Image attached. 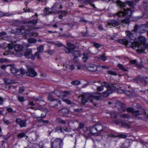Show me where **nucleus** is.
Wrapping results in <instances>:
<instances>
[{"instance_id":"nucleus-41","label":"nucleus","mask_w":148,"mask_h":148,"mask_svg":"<svg viewBox=\"0 0 148 148\" xmlns=\"http://www.w3.org/2000/svg\"><path fill=\"white\" fill-rule=\"evenodd\" d=\"M80 82L77 81H75L71 82V83L73 85L75 86L77 85L80 84Z\"/></svg>"},{"instance_id":"nucleus-10","label":"nucleus","mask_w":148,"mask_h":148,"mask_svg":"<svg viewBox=\"0 0 148 148\" xmlns=\"http://www.w3.org/2000/svg\"><path fill=\"white\" fill-rule=\"evenodd\" d=\"M116 107H119L118 109L120 112H122L126 110V108L125 105L120 101H117L116 103Z\"/></svg>"},{"instance_id":"nucleus-22","label":"nucleus","mask_w":148,"mask_h":148,"mask_svg":"<svg viewBox=\"0 0 148 148\" xmlns=\"http://www.w3.org/2000/svg\"><path fill=\"white\" fill-rule=\"evenodd\" d=\"M94 125L96 127V130L98 132L103 130V127L101 124H97Z\"/></svg>"},{"instance_id":"nucleus-52","label":"nucleus","mask_w":148,"mask_h":148,"mask_svg":"<svg viewBox=\"0 0 148 148\" xmlns=\"http://www.w3.org/2000/svg\"><path fill=\"white\" fill-rule=\"evenodd\" d=\"M56 131L58 132H59V131H60V132H62V127H57L56 128Z\"/></svg>"},{"instance_id":"nucleus-43","label":"nucleus","mask_w":148,"mask_h":148,"mask_svg":"<svg viewBox=\"0 0 148 148\" xmlns=\"http://www.w3.org/2000/svg\"><path fill=\"white\" fill-rule=\"evenodd\" d=\"M104 82L103 83V86H100L98 87L97 88V90L98 91H101L103 90V86H104Z\"/></svg>"},{"instance_id":"nucleus-50","label":"nucleus","mask_w":148,"mask_h":148,"mask_svg":"<svg viewBox=\"0 0 148 148\" xmlns=\"http://www.w3.org/2000/svg\"><path fill=\"white\" fill-rule=\"evenodd\" d=\"M8 61V60L6 58H0V62L1 63H4L7 62Z\"/></svg>"},{"instance_id":"nucleus-12","label":"nucleus","mask_w":148,"mask_h":148,"mask_svg":"<svg viewBox=\"0 0 148 148\" xmlns=\"http://www.w3.org/2000/svg\"><path fill=\"white\" fill-rule=\"evenodd\" d=\"M104 86L106 87H108L110 88V90H111L112 91V92L115 90L119 89L118 86L117 84H113L112 86H110L106 82H104Z\"/></svg>"},{"instance_id":"nucleus-55","label":"nucleus","mask_w":148,"mask_h":148,"mask_svg":"<svg viewBox=\"0 0 148 148\" xmlns=\"http://www.w3.org/2000/svg\"><path fill=\"white\" fill-rule=\"evenodd\" d=\"M93 44L94 46L97 48H99L101 46V45L99 44L96 42H93Z\"/></svg>"},{"instance_id":"nucleus-32","label":"nucleus","mask_w":148,"mask_h":148,"mask_svg":"<svg viewBox=\"0 0 148 148\" xmlns=\"http://www.w3.org/2000/svg\"><path fill=\"white\" fill-rule=\"evenodd\" d=\"M37 49L38 51L37 52L39 53L42 52L44 50V46L43 45L37 47Z\"/></svg>"},{"instance_id":"nucleus-30","label":"nucleus","mask_w":148,"mask_h":148,"mask_svg":"<svg viewBox=\"0 0 148 148\" xmlns=\"http://www.w3.org/2000/svg\"><path fill=\"white\" fill-rule=\"evenodd\" d=\"M139 77L140 76H138L134 78L132 80L133 82L136 83L140 84L139 83Z\"/></svg>"},{"instance_id":"nucleus-26","label":"nucleus","mask_w":148,"mask_h":148,"mask_svg":"<svg viewBox=\"0 0 148 148\" xmlns=\"http://www.w3.org/2000/svg\"><path fill=\"white\" fill-rule=\"evenodd\" d=\"M3 80L4 82V83L7 84L14 83V81L13 80H11L7 78L4 79H3Z\"/></svg>"},{"instance_id":"nucleus-54","label":"nucleus","mask_w":148,"mask_h":148,"mask_svg":"<svg viewBox=\"0 0 148 148\" xmlns=\"http://www.w3.org/2000/svg\"><path fill=\"white\" fill-rule=\"evenodd\" d=\"M34 56L37 57L38 59H40V55L39 53L38 52H36L34 54Z\"/></svg>"},{"instance_id":"nucleus-28","label":"nucleus","mask_w":148,"mask_h":148,"mask_svg":"<svg viewBox=\"0 0 148 148\" xmlns=\"http://www.w3.org/2000/svg\"><path fill=\"white\" fill-rule=\"evenodd\" d=\"M90 132V133L92 134H94L98 132L97 130H96V128L95 125H94L91 128Z\"/></svg>"},{"instance_id":"nucleus-57","label":"nucleus","mask_w":148,"mask_h":148,"mask_svg":"<svg viewBox=\"0 0 148 148\" xmlns=\"http://www.w3.org/2000/svg\"><path fill=\"white\" fill-rule=\"evenodd\" d=\"M3 121L6 124H10V122L8 120H7L5 118H3Z\"/></svg>"},{"instance_id":"nucleus-44","label":"nucleus","mask_w":148,"mask_h":148,"mask_svg":"<svg viewBox=\"0 0 148 148\" xmlns=\"http://www.w3.org/2000/svg\"><path fill=\"white\" fill-rule=\"evenodd\" d=\"M94 1V0H86L85 1V3H87L90 4V5L92 7H94L95 5L91 3L92 2Z\"/></svg>"},{"instance_id":"nucleus-31","label":"nucleus","mask_w":148,"mask_h":148,"mask_svg":"<svg viewBox=\"0 0 148 148\" xmlns=\"http://www.w3.org/2000/svg\"><path fill=\"white\" fill-rule=\"evenodd\" d=\"M116 15L119 17H121L125 16L124 15V12L123 11H120L116 13Z\"/></svg>"},{"instance_id":"nucleus-11","label":"nucleus","mask_w":148,"mask_h":148,"mask_svg":"<svg viewBox=\"0 0 148 148\" xmlns=\"http://www.w3.org/2000/svg\"><path fill=\"white\" fill-rule=\"evenodd\" d=\"M146 112L145 110L143 108H141L138 110H134L132 114L134 115L137 116L144 114H146Z\"/></svg>"},{"instance_id":"nucleus-18","label":"nucleus","mask_w":148,"mask_h":148,"mask_svg":"<svg viewBox=\"0 0 148 148\" xmlns=\"http://www.w3.org/2000/svg\"><path fill=\"white\" fill-rule=\"evenodd\" d=\"M123 8L124 10V15L125 17H130L131 15L132 11L130 8L125 9Z\"/></svg>"},{"instance_id":"nucleus-1","label":"nucleus","mask_w":148,"mask_h":148,"mask_svg":"<svg viewBox=\"0 0 148 148\" xmlns=\"http://www.w3.org/2000/svg\"><path fill=\"white\" fill-rule=\"evenodd\" d=\"M125 33L126 36L124 38L120 39L119 40V42L124 44L127 47H132L134 49H135L137 47L138 49L136 51L139 54L144 52V48L142 47V44L145 42L146 38L143 36H140L138 38V42H137L134 40L135 37L134 33H132L130 31H126Z\"/></svg>"},{"instance_id":"nucleus-48","label":"nucleus","mask_w":148,"mask_h":148,"mask_svg":"<svg viewBox=\"0 0 148 148\" xmlns=\"http://www.w3.org/2000/svg\"><path fill=\"white\" fill-rule=\"evenodd\" d=\"M37 21L36 19H34L32 21H29V23H32V24L36 25L37 23Z\"/></svg>"},{"instance_id":"nucleus-16","label":"nucleus","mask_w":148,"mask_h":148,"mask_svg":"<svg viewBox=\"0 0 148 148\" xmlns=\"http://www.w3.org/2000/svg\"><path fill=\"white\" fill-rule=\"evenodd\" d=\"M107 88V90L104 92L102 95H101V93L99 92V94H100L101 95V98L100 99H101L102 96H103L104 97H108L110 94H112V91L110 90V88H108V87H106Z\"/></svg>"},{"instance_id":"nucleus-3","label":"nucleus","mask_w":148,"mask_h":148,"mask_svg":"<svg viewBox=\"0 0 148 148\" xmlns=\"http://www.w3.org/2000/svg\"><path fill=\"white\" fill-rule=\"evenodd\" d=\"M139 1V0H132L131 1H127L125 2L121 1L119 0H117L116 3L121 8H123L125 7L126 4H127L131 7L132 9L135 8L134 6Z\"/></svg>"},{"instance_id":"nucleus-42","label":"nucleus","mask_w":148,"mask_h":148,"mask_svg":"<svg viewBox=\"0 0 148 148\" xmlns=\"http://www.w3.org/2000/svg\"><path fill=\"white\" fill-rule=\"evenodd\" d=\"M11 15V14H9L8 13H5L0 11V17H2L4 16H8Z\"/></svg>"},{"instance_id":"nucleus-2","label":"nucleus","mask_w":148,"mask_h":148,"mask_svg":"<svg viewBox=\"0 0 148 148\" xmlns=\"http://www.w3.org/2000/svg\"><path fill=\"white\" fill-rule=\"evenodd\" d=\"M82 103L85 105L89 100L92 102L94 99L97 100H100L101 95L98 92H95L92 94L86 93L82 95Z\"/></svg>"},{"instance_id":"nucleus-62","label":"nucleus","mask_w":148,"mask_h":148,"mask_svg":"<svg viewBox=\"0 0 148 148\" xmlns=\"http://www.w3.org/2000/svg\"><path fill=\"white\" fill-rule=\"evenodd\" d=\"M125 94L128 95H130L132 94V91L126 90L125 91Z\"/></svg>"},{"instance_id":"nucleus-24","label":"nucleus","mask_w":148,"mask_h":148,"mask_svg":"<svg viewBox=\"0 0 148 148\" xmlns=\"http://www.w3.org/2000/svg\"><path fill=\"white\" fill-rule=\"evenodd\" d=\"M82 55L83 56L82 57V61L84 62H86L89 58L88 53H84Z\"/></svg>"},{"instance_id":"nucleus-23","label":"nucleus","mask_w":148,"mask_h":148,"mask_svg":"<svg viewBox=\"0 0 148 148\" xmlns=\"http://www.w3.org/2000/svg\"><path fill=\"white\" fill-rule=\"evenodd\" d=\"M32 51L30 50L27 51L25 53L24 56L27 58H31L33 56L32 54Z\"/></svg>"},{"instance_id":"nucleus-21","label":"nucleus","mask_w":148,"mask_h":148,"mask_svg":"<svg viewBox=\"0 0 148 148\" xmlns=\"http://www.w3.org/2000/svg\"><path fill=\"white\" fill-rule=\"evenodd\" d=\"M9 66L11 67V68H10V70L12 73H16L18 72V70L15 67L14 65H10Z\"/></svg>"},{"instance_id":"nucleus-29","label":"nucleus","mask_w":148,"mask_h":148,"mask_svg":"<svg viewBox=\"0 0 148 148\" xmlns=\"http://www.w3.org/2000/svg\"><path fill=\"white\" fill-rule=\"evenodd\" d=\"M118 66L120 68V69L122 71H128V70L125 69L124 66L123 65L120 64H119L118 65Z\"/></svg>"},{"instance_id":"nucleus-20","label":"nucleus","mask_w":148,"mask_h":148,"mask_svg":"<svg viewBox=\"0 0 148 148\" xmlns=\"http://www.w3.org/2000/svg\"><path fill=\"white\" fill-rule=\"evenodd\" d=\"M14 45L13 43H9L8 44V46L7 47L8 49V51H6L5 52L3 53L4 55H6L9 54H10L9 51H11V50L14 47Z\"/></svg>"},{"instance_id":"nucleus-27","label":"nucleus","mask_w":148,"mask_h":148,"mask_svg":"<svg viewBox=\"0 0 148 148\" xmlns=\"http://www.w3.org/2000/svg\"><path fill=\"white\" fill-rule=\"evenodd\" d=\"M126 18L124 19L121 20V23L125 24H128L130 23V18L128 17H126Z\"/></svg>"},{"instance_id":"nucleus-63","label":"nucleus","mask_w":148,"mask_h":148,"mask_svg":"<svg viewBox=\"0 0 148 148\" xmlns=\"http://www.w3.org/2000/svg\"><path fill=\"white\" fill-rule=\"evenodd\" d=\"M143 46L142 47H143L144 48V50H145V48L147 49L148 50V43H145L143 45Z\"/></svg>"},{"instance_id":"nucleus-36","label":"nucleus","mask_w":148,"mask_h":148,"mask_svg":"<svg viewBox=\"0 0 148 148\" xmlns=\"http://www.w3.org/2000/svg\"><path fill=\"white\" fill-rule=\"evenodd\" d=\"M90 133V131H88L87 130L85 132L84 135L85 137L87 138L88 137H89L90 136L91 134Z\"/></svg>"},{"instance_id":"nucleus-4","label":"nucleus","mask_w":148,"mask_h":148,"mask_svg":"<svg viewBox=\"0 0 148 148\" xmlns=\"http://www.w3.org/2000/svg\"><path fill=\"white\" fill-rule=\"evenodd\" d=\"M68 47H65L64 50L66 53H71L74 57H79L80 53L78 51L74 50V46L70 42L67 43Z\"/></svg>"},{"instance_id":"nucleus-40","label":"nucleus","mask_w":148,"mask_h":148,"mask_svg":"<svg viewBox=\"0 0 148 148\" xmlns=\"http://www.w3.org/2000/svg\"><path fill=\"white\" fill-rule=\"evenodd\" d=\"M138 26L137 25H136L134 27V29L132 31V32H131L132 33H134L135 34V32H136L138 29ZM135 34H134V35Z\"/></svg>"},{"instance_id":"nucleus-56","label":"nucleus","mask_w":148,"mask_h":148,"mask_svg":"<svg viewBox=\"0 0 148 148\" xmlns=\"http://www.w3.org/2000/svg\"><path fill=\"white\" fill-rule=\"evenodd\" d=\"M6 110L8 112L10 113H12V112H16L15 111H14L12 109L10 108H7L6 109Z\"/></svg>"},{"instance_id":"nucleus-47","label":"nucleus","mask_w":148,"mask_h":148,"mask_svg":"<svg viewBox=\"0 0 148 148\" xmlns=\"http://www.w3.org/2000/svg\"><path fill=\"white\" fill-rule=\"evenodd\" d=\"M62 100L63 101L66 102L68 104H71V101L68 99L63 98L62 99Z\"/></svg>"},{"instance_id":"nucleus-5","label":"nucleus","mask_w":148,"mask_h":148,"mask_svg":"<svg viewBox=\"0 0 148 148\" xmlns=\"http://www.w3.org/2000/svg\"><path fill=\"white\" fill-rule=\"evenodd\" d=\"M14 49L15 51L13 52L12 51H9L10 54H14L16 56L20 57L22 54L19 51H21L23 49V46L17 44L15 45Z\"/></svg>"},{"instance_id":"nucleus-33","label":"nucleus","mask_w":148,"mask_h":148,"mask_svg":"<svg viewBox=\"0 0 148 148\" xmlns=\"http://www.w3.org/2000/svg\"><path fill=\"white\" fill-rule=\"evenodd\" d=\"M143 7L146 11L147 14L148 16V3H145L143 4Z\"/></svg>"},{"instance_id":"nucleus-19","label":"nucleus","mask_w":148,"mask_h":148,"mask_svg":"<svg viewBox=\"0 0 148 148\" xmlns=\"http://www.w3.org/2000/svg\"><path fill=\"white\" fill-rule=\"evenodd\" d=\"M58 113L62 116H66L68 113V110L66 108H63L59 110Z\"/></svg>"},{"instance_id":"nucleus-61","label":"nucleus","mask_w":148,"mask_h":148,"mask_svg":"<svg viewBox=\"0 0 148 148\" xmlns=\"http://www.w3.org/2000/svg\"><path fill=\"white\" fill-rule=\"evenodd\" d=\"M101 57L102 59L104 61L106 60V57L105 56V54H104L103 55L101 56Z\"/></svg>"},{"instance_id":"nucleus-51","label":"nucleus","mask_w":148,"mask_h":148,"mask_svg":"<svg viewBox=\"0 0 148 148\" xmlns=\"http://www.w3.org/2000/svg\"><path fill=\"white\" fill-rule=\"evenodd\" d=\"M18 99L21 102H23L24 101V98L21 96L18 97Z\"/></svg>"},{"instance_id":"nucleus-9","label":"nucleus","mask_w":148,"mask_h":148,"mask_svg":"<svg viewBox=\"0 0 148 148\" xmlns=\"http://www.w3.org/2000/svg\"><path fill=\"white\" fill-rule=\"evenodd\" d=\"M54 92L57 97L60 98L61 97H66L68 94H70L69 92L65 91H62L60 90H55Z\"/></svg>"},{"instance_id":"nucleus-15","label":"nucleus","mask_w":148,"mask_h":148,"mask_svg":"<svg viewBox=\"0 0 148 148\" xmlns=\"http://www.w3.org/2000/svg\"><path fill=\"white\" fill-rule=\"evenodd\" d=\"M48 100L49 101H53L55 100L56 101V103L55 105H54L53 107L54 108H55V107H56L57 106L58 104L57 103H58L59 104H61V101L59 99H56L55 100L53 97H52V95L50 94H49V95L48 96Z\"/></svg>"},{"instance_id":"nucleus-25","label":"nucleus","mask_w":148,"mask_h":148,"mask_svg":"<svg viewBox=\"0 0 148 148\" xmlns=\"http://www.w3.org/2000/svg\"><path fill=\"white\" fill-rule=\"evenodd\" d=\"M145 25L143 24L141 25L140 27V31L141 33H144L147 30Z\"/></svg>"},{"instance_id":"nucleus-7","label":"nucleus","mask_w":148,"mask_h":148,"mask_svg":"<svg viewBox=\"0 0 148 148\" xmlns=\"http://www.w3.org/2000/svg\"><path fill=\"white\" fill-rule=\"evenodd\" d=\"M27 71L26 72L27 75L31 77H34L37 75V73L35 70L30 66H26Z\"/></svg>"},{"instance_id":"nucleus-45","label":"nucleus","mask_w":148,"mask_h":148,"mask_svg":"<svg viewBox=\"0 0 148 148\" xmlns=\"http://www.w3.org/2000/svg\"><path fill=\"white\" fill-rule=\"evenodd\" d=\"M17 136L18 138H22L25 136V134L24 133L19 134L17 135Z\"/></svg>"},{"instance_id":"nucleus-58","label":"nucleus","mask_w":148,"mask_h":148,"mask_svg":"<svg viewBox=\"0 0 148 148\" xmlns=\"http://www.w3.org/2000/svg\"><path fill=\"white\" fill-rule=\"evenodd\" d=\"M53 51L52 50H49L45 52L47 53L48 54L50 55H51L53 53Z\"/></svg>"},{"instance_id":"nucleus-60","label":"nucleus","mask_w":148,"mask_h":148,"mask_svg":"<svg viewBox=\"0 0 148 148\" xmlns=\"http://www.w3.org/2000/svg\"><path fill=\"white\" fill-rule=\"evenodd\" d=\"M39 122H41L43 123H49L48 120H39Z\"/></svg>"},{"instance_id":"nucleus-6","label":"nucleus","mask_w":148,"mask_h":148,"mask_svg":"<svg viewBox=\"0 0 148 148\" xmlns=\"http://www.w3.org/2000/svg\"><path fill=\"white\" fill-rule=\"evenodd\" d=\"M62 145V140L60 138H57L51 143L52 148H61Z\"/></svg>"},{"instance_id":"nucleus-39","label":"nucleus","mask_w":148,"mask_h":148,"mask_svg":"<svg viewBox=\"0 0 148 148\" xmlns=\"http://www.w3.org/2000/svg\"><path fill=\"white\" fill-rule=\"evenodd\" d=\"M20 30L21 33L22 34H26L27 33L26 32L28 31L27 30H26L24 29L23 26V27L22 28H21L20 29Z\"/></svg>"},{"instance_id":"nucleus-38","label":"nucleus","mask_w":148,"mask_h":148,"mask_svg":"<svg viewBox=\"0 0 148 148\" xmlns=\"http://www.w3.org/2000/svg\"><path fill=\"white\" fill-rule=\"evenodd\" d=\"M121 126L122 127H124L130 128V125H129L125 123L122 122L121 123Z\"/></svg>"},{"instance_id":"nucleus-17","label":"nucleus","mask_w":148,"mask_h":148,"mask_svg":"<svg viewBox=\"0 0 148 148\" xmlns=\"http://www.w3.org/2000/svg\"><path fill=\"white\" fill-rule=\"evenodd\" d=\"M87 70L91 72H95L97 70V66L93 64L90 65L86 68Z\"/></svg>"},{"instance_id":"nucleus-64","label":"nucleus","mask_w":148,"mask_h":148,"mask_svg":"<svg viewBox=\"0 0 148 148\" xmlns=\"http://www.w3.org/2000/svg\"><path fill=\"white\" fill-rule=\"evenodd\" d=\"M53 44L59 47H61L62 45L60 42L53 43Z\"/></svg>"},{"instance_id":"nucleus-53","label":"nucleus","mask_w":148,"mask_h":148,"mask_svg":"<svg viewBox=\"0 0 148 148\" xmlns=\"http://www.w3.org/2000/svg\"><path fill=\"white\" fill-rule=\"evenodd\" d=\"M134 110V109L132 108H128L127 109V112H132V113Z\"/></svg>"},{"instance_id":"nucleus-34","label":"nucleus","mask_w":148,"mask_h":148,"mask_svg":"<svg viewBox=\"0 0 148 148\" xmlns=\"http://www.w3.org/2000/svg\"><path fill=\"white\" fill-rule=\"evenodd\" d=\"M107 73L109 74L114 76L117 75V74L115 72L111 70H109L107 71Z\"/></svg>"},{"instance_id":"nucleus-35","label":"nucleus","mask_w":148,"mask_h":148,"mask_svg":"<svg viewBox=\"0 0 148 148\" xmlns=\"http://www.w3.org/2000/svg\"><path fill=\"white\" fill-rule=\"evenodd\" d=\"M114 137H118L120 138H125L127 137V136L125 134H121L117 136H114Z\"/></svg>"},{"instance_id":"nucleus-49","label":"nucleus","mask_w":148,"mask_h":148,"mask_svg":"<svg viewBox=\"0 0 148 148\" xmlns=\"http://www.w3.org/2000/svg\"><path fill=\"white\" fill-rule=\"evenodd\" d=\"M84 125L83 123H79V125L78 126V127L77 128V130H80L82 128H83L84 127Z\"/></svg>"},{"instance_id":"nucleus-14","label":"nucleus","mask_w":148,"mask_h":148,"mask_svg":"<svg viewBox=\"0 0 148 148\" xmlns=\"http://www.w3.org/2000/svg\"><path fill=\"white\" fill-rule=\"evenodd\" d=\"M120 23L119 21L112 20L108 23V25L109 26H112L116 27L119 25Z\"/></svg>"},{"instance_id":"nucleus-59","label":"nucleus","mask_w":148,"mask_h":148,"mask_svg":"<svg viewBox=\"0 0 148 148\" xmlns=\"http://www.w3.org/2000/svg\"><path fill=\"white\" fill-rule=\"evenodd\" d=\"M20 71L22 75L25 74L26 72L23 69H21L20 70Z\"/></svg>"},{"instance_id":"nucleus-37","label":"nucleus","mask_w":148,"mask_h":148,"mask_svg":"<svg viewBox=\"0 0 148 148\" xmlns=\"http://www.w3.org/2000/svg\"><path fill=\"white\" fill-rule=\"evenodd\" d=\"M111 116L112 117L114 118H116L117 117V114L114 112H112L110 113Z\"/></svg>"},{"instance_id":"nucleus-46","label":"nucleus","mask_w":148,"mask_h":148,"mask_svg":"<svg viewBox=\"0 0 148 148\" xmlns=\"http://www.w3.org/2000/svg\"><path fill=\"white\" fill-rule=\"evenodd\" d=\"M28 41L29 43H33L36 42V40L34 39L30 38L28 40Z\"/></svg>"},{"instance_id":"nucleus-13","label":"nucleus","mask_w":148,"mask_h":148,"mask_svg":"<svg viewBox=\"0 0 148 148\" xmlns=\"http://www.w3.org/2000/svg\"><path fill=\"white\" fill-rule=\"evenodd\" d=\"M148 83V77H141L140 76L139 83L143 86H145Z\"/></svg>"},{"instance_id":"nucleus-8","label":"nucleus","mask_w":148,"mask_h":148,"mask_svg":"<svg viewBox=\"0 0 148 148\" xmlns=\"http://www.w3.org/2000/svg\"><path fill=\"white\" fill-rule=\"evenodd\" d=\"M15 122L21 127H25L27 125V120H23L20 118H17L15 120Z\"/></svg>"}]
</instances>
